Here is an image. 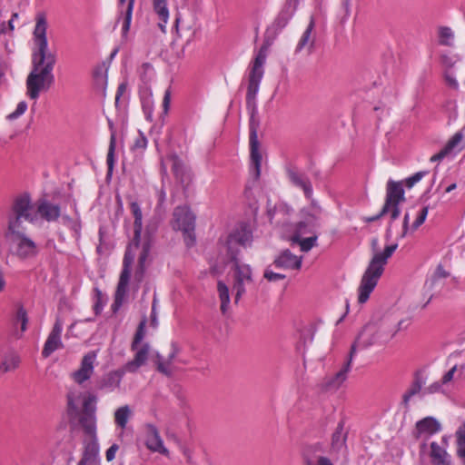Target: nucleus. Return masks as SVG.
<instances>
[{
  "label": "nucleus",
  "mask_w": 465,
  "mask_h": 465,
  "mask_svg": "<svg viewBox=\"0 0 465 465\" xmlns=\"http://www.w3.org/2000/svg\"><path fill=\"white\" fill-rule=\"evenodd\" d=\"M47 19L44 13L35 16L33 38L35 48L32 54V70L26 78V94L30 99L36 100L41 92L47 91L54 82L53 70L56 56L50 53L46 36Z\"/></svg>",
  "instance_id": "obj_1"
},
{
  "label": "nucleus",
  "mask_w": 465,
  "mask_h": 465,
  "mask_svg": "<svg viewBox=\"0 0 465 465\" xmlns=\"http://www.w3.org/2000/svg\"><path fill=\"white\" fill-rule=\"evenodd\" d=\"M380 340H381L380 328L373 323L366 324L351 344L348 358L341 370L333 376L326 377L322 382V389L326 391L338 390L347 380V375L351 369V362L357 351L367 349Z\"/></svg>",
  "instance_id": "obj_2"
},
{
  "label": "nucleus",
  "mask_w": 465,
  "mask_h": 465,
  "mask_svg": "<svg viewBox=\"0 0 465 465\" xmlns=\"http://www.w3.org/2000/svg\"><path fill=\"white\" fill-rule=\"evenodd\" d=\"M377 246L378 239L374 238L371 240L373 255L361 277L358 288V302L360 303H365L368 301L384 272V267L389 258L391 257L398 248L397 243L386 246L383 251H378Z\"/></svg>",
  "instance_id": "obj_3"
},
{
  "label": "nucleus",
  "mask_w": 465,
  "mask_h": 465,
  "mask_svg": "<svg viewBox=\"0 0 465 465\" xmlns=\"http://www.w3.org/2000/svg\"><path fill=\"white\" fill-rule=\"evenodd\" d=\"M150 250L151 244L149 241L143 242L142 246L134 244L128 245L124 257V268L122 270L120 279L117 284L114 306L120 307L123 303V300L127 292V287L131 274V265L136 256L137 251H140V252L138 255V268L135 272V278L138 281H142L145 272V263Z\"/></svg>",
  "instance_id": "obj_4"
},
{
  "label": "nucleus",
  "mask_w": 465,
  "mask_h": 465,
  "mask_svg": "<svg viewBox=\"0 0 465 465\" xmlns=\"http://www.w3.org/2000/svg\"><path fill=\"white\" fill-rule=\"evenodd\" d=\"M266 61V48L262 46L257 53L248 79V88L246 94V104L248 108L256 107V95L259 92L260 84L263 76V65Z\"/></svg>",
  "instance_id": "obj_5"
},
{
  "label": "nucleus",
  "mask_w": 465,
  "mask_h": 465,
  "mask_svg": "<svg viewBox=\"0 0 465 465\" xmlns=\"http://www.w3.org/2000/svg\"><path fill=\"white\" fill-rule=\"evenodd\" d=\"M173 228L183 233L187 247H192L196 242L194 228L195 215L187 206H177L173 211Z\"/></svg>",
  "instance_id": "obj_6"
},
{
  "label": "nucleus",
  "mask_w": 465,
  "mask_h": 465,
  "mask_svg": "<svg viewBox=\"0 0 465 465\" xmlns=\"http://www.w3.org/2000/svg\"><path fill=\"white\" fill-rule=\"evenodd\" d=\"M249 109L251 110V116L249 121L251 172L253 174L254 178L257 180L261 175L262 163V154L259 148L260 144L257 135L259 122L255 118L256 107H251Z\"/></svg>",
  "instance_id": "obj_7"
},
{
  "label": "nucleus",
  "mask_w": 465,
  "mask_h": 465,
  "mask_svg": "<svg viewBox=\"0 0 465 465\" xmlns=\"http://www.w3.org/2000/svg\"><path fill=\"white\" fill-rule=\"evenodd\" d=\"M234 261L232 291L234 302L238 303L242 296L246 292V288L252 283V272L248 264L240 263Z\"/></svg>",
  "instance_id": "obj_8"
},
{
  "label": "nucleus",
  "mask_w": 465,
  "mask_h": 465,
  "mask_svg": "<svg viewBox=\"0 0 465 465\" xmlns=\"http://www.w3.org/2000/svg\"><path fill=\"white\" fill-rule=\"evenodd\" d=\"M252 232L247 226H241L233 231L227 238V252L232 260H236L239 253L238 246L246 247L252 242Z\"/></svg>",
  "instance_id": "obj_9"
},
{
  "label": "nucleus",
  "mask_w": 465,
  "mask_h": 465,
  "mask_svg": "<svg viewBox=\"0 0 465 465\" xmlns=\"http://www.w3.org/2000/svg\"><path fill=\"white\" fill-rule=\"evenodd\" d=\"M390 189L393 193H391V202L389 204V212H391V221H395L401 214L399 204L405 202L404 189L401 182L389 180L386 185V197L390 193Z\"/></svg>",
  "instance_id": "obj_10"
},
{
  "label": "nucleus",
  "mask_w": 465,
  "mask_h": 465,
  "mask_svg": "<svg viewBox=\"0 0 465 465\" xmlns=\"http://www.w3.org/2000/svg\"><path fill=\"white\" fill-rule=\"evenodd\" d=\"M96 356V352L92 351L83 357L80 367L71 373V378L74 382L83 384L92 377Z\"/></svg>",
  "instance_id": "obj_11"
},
{
  "label": "nucleus",
  "mask_w": 465,
  "mask_h": 465,
  "mask_svg": "<svg viewBox=\"0 0 465 465\" xmlns=\"http://www.w3.org/2000/svg\"><path fill=\"white\" fill-rule=\"evenodd\" d=\"M315 21L313 16H311L310 22L302 34L297 45L295 47V54L306 51L308 54H312L315 49L316 33L314 31Z\"/></svg>",
  "instance_id": "obj_12"
},
{
  "label": "nucleus",
  "mask_w": 465,
  "mask_h": 465,
  "mask_svg": "<svg viewBox=\"0 0 465 465\" xmlns=\"http://www.w3.org/2000/svg\"><path fill=\"white\" fill-rule=\"evenodd\" d=\"M323 453L322 446L319 443L307 446L302 451L303 465H333Z\"/></svg>",
  "instance_id": "obj_13"
},
{
  "label": "nucleus",
  "mask_w": 465,
  "mask_h": 465,
  "mask_svg": "<svg viewBox=\"0 0 465 465\" xmlns=\"http://www.w3.org/2000/svg\"><path fill=\"white\" fill-rule=\"evenodd\" d=\"M125 372L124 369L122 368L104 374L97 383V390L106 393L114 391L120 387Z\"/></svg>",
  "instance_id": "obj_14"
},
{
  "label": "nucleus",
  "mask_w": 465,
  "mask_h": 465,
  "mask_svg": "<svg viewBox=\"0 0 465 465\" xmlns=\"http://www.w3.org/2000/svg\"><path fill=\"white\" fill-rule=\"evenodd\" d=\"M11 214L22 217L25 221L30 223L35 221L33 206L28 194H22L15 199Z\"/></svg>",
  "instance_id": "obj_15"
},
{
  "label": "nucleus",
  "mask_w": 465,
  "mask_h": 465,
  "mask_svg": "<svg viewBox=\"0 0 465 465\" xmlns=\"http://www.w3.org/2000/svg\"><path fill=\"white\" fill-rule=\"evenodd\" d=\"M63 331V324L60 320H56L47 340L45 341L42 354L44 357H49L57 349L63 347L61 334Z\"/></svg>",
  "instance_id": "obj_16"
},
{
  "label": "nucleus",
  "mask_w": 465,
  "mask_h": 465,
  "mask_svg": "<svg viewBox=\"0 0 465 465\" xmlns=\"http://www.w3.org/2000/svg\"><path fill=\"white\" fill-rule=\"evenodd\" d=\"M441 430L440 423L433 417H426L416 422L414 436L429 438Z\"/></svg>",
  "instance_id": "obj_17"
},
{
  "label": "nucleus",
  "mask_w": 465,
  "mask_h": 465,
  "mask_svg": "<svg viewBox=\"0 0 465 465\" xmlns=\"http://www.w3.org/2000/svg\"><path fill=\"white\" fill-rule=\"evenodd\" d=\"M145 445L150 450L153 452L161 453L166 457L169 456V450L164 447L159 431L153 425L147 426Z\"/></svg>",
  "instance_id": "obj_18"
},
{
  "label": "nucleus",
  "mask_w": 465,
  "mask_h": 465,
  "mask_svg": "<svg viewBox=\"0 0 465 465\" xmlns=\"http://www.w3.org/2000/svg\"><path fill=\"white\" fill-rule=\"evenodd\" d=\"M287 176L292 184L303 191L306 198L310 199L312 196V186L309 177L296 169H288Z\"/></svg>",
  "instance_id": "obj_19"
},
{
  "label": "nucleus",
  "mask_w": 465,
  "mask_h": 465,
  "mask_svg": "<svg viewBox=\"0 0 465 465\" xmlns=\"http://www.w3.org/2000/svg\"><path fill=\"white\" fill-rule=\"evenodd\" d=\"M134 1L135 0H128L126 5H124L126 3V0H119V4H118L119 15L117 17V23L122 21V35H123V36H126L127 33L129 32L131 22H132Z\"/></svg>",
  "instance_id": "obj_20"
},
{
  "label": "nucleus",
  "mask_w": 465,
  "mask_h": 465,
  "mask_svg": "<svg viewBox=\"0 0 465 465\" xmlns=\"http://www.w3.org/2000/svg\"><path fill=\"white\" fill-rule=\"evenodd\" d=\"M99 444L95 437L85 443L83 456L78 465H101L99 458Z\"/></svg>",
  "instance_id": "obj_21"
},
{
  "label": "nucleus",
  "mask_w": 465,
  "mask_h": 465,
  "mask_svg": "<svg viewBox=\"0 0 465 465\" xmlns=\"http://www.w3.org/2000/svg\"><path fill=\"white\" fill-rule=\"evenodd\" d=\"M302 257L296 256L290 250H284L274 260L273 264L280 269L299 270L302 266Z\"/></svg>",
  "instance_id": "obj_22"
},
{
  "label": "nucleus",
  "mask_w": 465,
  "mask_h": 465,
  "mask_svg": "<svg viewBox=\"0 0 465 465\" xmlns=\"http://www.w3.org/2000/svg\"><path fill=\"white\" fill-rule=\"evenodd\" d=\"M307 227H308V224L306 222H300L297 224L295 233L292 236V241L294 242H298L300 245L301 251L305 252H309L312 247H314L316 245V242L318 239L317 235H315V234L311 237L302 238V235L308 232Z\"/></svg>",
  "instance_id": "obj_23"
},
{
  "label": "nucleus",
  "mask_w": 465,
  "mask_h": 465,
  "mask_svg": "<svg viewBox=\"0 0 465 465\" xmlns=\"http://www.w3.org/2000/svg\"><path fill=\"white\" fill-rule=\"evenodd\" d=\"M16 242V253L23 259L34 257L38 252V248L35 242L28 238L25 234L15 237Z\"/></svg>",
  "instance_id": "obj_24"
},
{
  "label": "nucleus",
  "mask_w": 465,
  "mask_h": 465,
  "mask_svg": "<svg viewBox=\"0 0 465 465\" xmlns=\"http://www.w3.org/2000/svg\"><path fill=\"white\" fill-rule=\"evenodd\" d=\"M132 214L134 218V239L130 244L142 246L141 233L143 230V213L140 205L137 202L130 203Z\"/></svg>",
  "instance_id": "obj_25"
},
{
  "label": "nucleus",
  "mask_w": 465,
  "mask_h": 465,
  "mask_svg": "<svg viewBox=\"0 0 465 465\" xmlns=\"http://www.w3.org/2000/svg\"><path fill=\"white\" fill-rule=\"evenodd\" d=\"M425 384V381L420 373H415L412 382L410 387L402 395V404L405 408H408L409 403L412 397L422 393V388Z\"/></svg>",
  "instance_id": "obj_26"
},
{
  "label": "nucleus",
  "mask_w": 465,
  "mask_h": 465,
  "mask_svg": "<svg viewBox=\"0 0 465 465\" xmlns=\"http://www.w3.org/2000/svg\"><path fill=\"white\" fill-rule=\"evenodd\" d=\"M431 462L434 465H450L451 458L444 447L440 446L436 441L430 443Z\"/></svg>",
  "instance_id": "obj_27"
},
{
  "label": "nucleus",
  "mask_w": 465,
  "mask_h": 465,
  "mask_svg": "<svg viewBox=\"0 0 465 465\" xmlns=\"http://www.w3.org/2000/svg\"><path fill=\"white\" fill-rule=\"evenodd\" d=\"M149 346L148 344L143 345L135 353L134 360L128 361L123 368L126 372H135L137 370L145 364L148 359Z\"/></svg>",
  "instance_id": "obj_28"
},
{
  "label": "nucleus",
  "mask_w": 465,
  "mask_h": 465,
  "mask_svg": "<svg viewBox=\"0 0 465 465\" xmlns=\"http://www.w3.org/2000/svg\"><path fill=\"white\" fill-rule=\"evenodd\" d=\"M40 216L47 222L56 221L60 216V207L47 201H42L37 206Z\"/></svg>",
  "instance_id": "obj_29"
},
{
  "label": "nucleus",
  "mask_w": 465,
  "mask_h": 465,
  "mask_svg": "<svg viewBox=\"0 0 465 465\" xmlns=\"http://www.w3.org/2000/svg\"><path fill=\"white\" fill-rule=\"evenodd\" d=\"M217 292L221 302V312L225 314L229 310L230 292L228 286L222 281L217 283Z\"/></svg>",
  "instance_id": "obj_30"
},
{
  "label": "nucleus",
  "mask_w": 465,
  "mask_h": 465,
  "mask_svg": "<svg viewBox=\"0 0 465 465\" xmlns=\"http://www.w3.org/2000/svg\"><path fill=\"white\" fill-rule=\"evenodd\" d=\"M455 437L457 456L461 460L462 464L465 465V423L458 428L455 432Z\"/></svg>",
  "instance_id": "obj_31"
},
{
  "label": "nucleus",
  "mask_w": 465,
  "mask_h": 465,
  "mask_svg": "<svg viewBox=\"0 0 465 465\" xmlns=\"http://www.w3.org/2000/svg\"><path fill=\"white\" fill-rule=\"evenodd\" d=\"M24 218L11 214L8 219V231L15 237L25 234V227L23 225Z\"/></svg>",
  "instance_id": "obj_32"
},
{
  "label": "nucleus",
  "mask_w": 465,
  "mask_h": 465,
  "mask_svg": "<svg viewBox=\"0 0 465 465\" xmlns=\"http://www.w3.org/2000/svg\"><path fill=\"white\" fill-rule=\"evenodd\" d=\"M465 372V365H454L450 370H449L441 378L442 383L445 385L450 383L454 380H460L463 378Z\"/></svg>",
  "instance_id": "obj_33"
},
{
  "label": "nucleus",
  "mask_w": 465,
  "mask_h": 465,
  "mask_svg": "<svg viewBox=\"0 0 465 465\" xmlns=\"http://www.w3.org/2000/svg\"><path fill=\"white\" fill-rule=\"evenodd\" d=\"M132 414L131 409L128 405L118 408L114 412V422L122 429L126 427L128 420Z\"/></svg>",
  "instance_id": "obj_34"
},
{
  "label": "nucleus",
  "mask_w": 465,
  "mask_h": 465,
  "mask_svg": "<svg viewBox=\"0 0 465 465\" xmlns=\"http://www.w3.org/2000/svg\"><path fill=\"white\" fill-rule=\"evenodd\" d=\"M344 430V424L343 422H340L332 434L331 438V445L332 448L340 450L344 446L345 440H346V434L343 432Z\"/></svg>",
  "instance_id": "obj_35"
},
{
  "label": "nucleus",
  "mask_w": 465,
  "mask_h": 465,
  "mask_svg": "<svg viewBox=\"0 0 465 465\" xmlns=\"http://www.w3.org/2000/svg\"><path fill=\"white\" fill-rule=\"evenodd\" d=\"M79 421L86 433L94 435L95 414L82 413Z\"/></svg>",
  "instance_id": "obj_36"
},
{
  "label": "nucleus",
  "mask_w": 465,
  "mask_h": 465,
  "mask_svg": "<svg viewBox=\"0 0 465 465\" xmlns=\"http://www.w3.org/2000/svg\"><path fill=\"white\" fill-rule=\"evenodd\" d=\"M153 11L158 15L159 20L168 23L169 10L167 7V0H153Z\"/></svg>",
  "instance_id": "obj_37"
},
{
  "label": "nucleus",
  "mask_w": 465,
  "mask_h": 465,
  "mask_svg": "<svg viewBox=\"0 0 465 465\" xmlns=\"http://www.w3.org/2000/svg\"><path fill=\"white\" fill-rule=\"evenodd\" d=\"M454 40V34L450 27H440L439 29V43L441 45L452 46Z\"/></svg>",
  "instance_id": "obj_38"
},
{
  "label": "nucleus",
  "mask_w": 465,
  "mask_h": 465,
  "mask_svg": "<svg viewBox=\"0 0 465 465\" xmlns=\"http://www.w3.org/2000/svg\"><path fill=\"white\" fill-rule=\"evenodd\" d=\"M96 401L97 399L94 395L89 394L87 397H85L83 402L82 413L95 414Z\"/></svg>",
  "instance_id": "obj_39"
},
{
  "label": "nucleus",
  "mask_w": 465,
  "mask_h": 465,
  "mask_svg": "<svg viewBox=\"0 0 465 465\" xmlns=\"http://www.w3.org/2000/svg\"><path fill=\"white\" fill-rule=\"evenodd\" d=\"M114 151H115V134L113 132V134L110 135V143L106 157V163L108 165V169L111 171L114 167Z\"/></svg>",
  "instance_id": "obj_40"
},
{
  "label": "nucleus",
  "mask_w": 465,
  "mask_h": 465,
  "mask_svg": "<svg viewBox=\"0 0 465 465\" xmlns=\"http://www.w3.org/2000/svg\"><path fill=\"white\" fill-rule=\"evenodd\" d=\"M19 363V357L14 353H11L8 355L5 360L4 361L2 366H3V372L9 371L11 370L15 369L18 366Z\"/></svg>",
  "instance_id": "obj_41"
},
{
  "label": "nucleus",
  "mask_w": 465,
  "mask_h": 465,
  "mask_svg": "<svg viewBox=\"0 0 465 465\" xmlns=\"http://www.w3.org/2000/svg\"><path fill=\"white\" fill-rule=\"evenodd\" d=\"M139 74L142 80L146 83L149 82L154 75V70L152 64L144 63L139 69Z\"/></svg>",
  "instance_id": "obj_42"
},
{
  "label": "nucleus",
  "mask_w": 465,
  "mask_h": 465,
  "mask_svg": "<svg viewBox=\"0 0 465 465\" xmlns=\"http://www.w3.org/2000/svg\"><path fill=\"white\" fill-rule=\"evenodd\" d=\"M459 60L460 58L456 54H442L440 55V63L448 71L452 68Z\"/></svg>",
  "instance_id": "obj_43"
},
{
  "label": "nucleus",
  "mask_w": 465,
  "mask_h": 465,
  "mask_svg": "<svg viewBox=\"0 0 465 465\" xmlns=\"http://www.w3.org/2000/svg\"><path fill=\"white\" fill-rule=\"evenodd\" d=\"M393 193V191L390 189V193H389L388 197L385 198V203H384L382 209L381 210V212L375 216L366 218L365 221L367 223H371L376 220H379L381 217H382L387 213H389V204L391 202V193Z\"/></svg>",
  "instance_id": "obj_44"
},
{
  "label": "nucleus",
  "mask_w": 465,
  "mask_h": 465,
  "mask_svg": "<svg viewBox=\"0 0 465 465\" xmlns=\"http://www.w3.org/2000/svg\"><path fill=\"white\" fill-rule=\"evenodd\" d=\"M15 323L20 324L21 331H25L27 328L28 318L25 310L20 307L16 312Z\"/></svg>",
  "instance_id": "obj_45"
},
{
  "label": "nucleus",
  "mask_w": 465,
  "mask_h": 465,
  "mask_svg": "<svg viewBox=\"0 0 465 465\" xmlns=\"http://www.w3.org/2000/svg\"><path fill=\"white\" fill-rule=\"evenodd\" d=\"M169 365L170 364L167 363V361H163V357L159 353L156 355V366H157L158 371H160L161 373H163L166 376H171L172 371L169 369Z\"/></svg>",
  "instance_id": "obj_46"
},
{
  "label": "nucleus",
  "mask_w": 465,
  "mask_h": 465,
  "mask_svg": "<svg viewBox=\"0 0 465 465\" xmlns=\"http://www.w3.org/2000/svg\"><path fill=\"white\" fill-rule=\"evenodd\" d=\"M428 213H429V207L428 206H424V207L421 208V210L420 211L416 220L412 223V229L413 230H417L421 224H423V223L425 222V220L427 218Z\"/></svg>",
  "instance_id": "obj_47"
},
{
  "label": "nucleus",
  "mask_w": 465,
  "mask_h": 465,
  "mask_svg": "<svg viewBox=\"0 0 465 465\" xmlns=\"http://www.w3.org/2000/svg\"><path fill=\"white\" fill-rule=\"evenodd\" d=\"M172 169H173L174 175L177 178H180L181 180H183V177L184 174V167H183V164L182 163V162L176 157L173 158Z\"/></svg>",
  "instance_id": "obj_48"
},
{
  "label": "nucleus",
  "mask_w": 465,
  "mask_h": 465,
  "mask_svg": "<svg viewBox=\"0 0 465 465\" xmlns=\"http://www.w3.org/2000/svg\"><path fill=\"white\" fill-rule=\"evenodd\" d=\"M428 174L427 171H420L405 180V184L408 188H411L415 183L420 182L425 175Z\"/></svg>",
  "instance_id": "obj_49"
},
{
  "label": "nucleus",
  "mask_w": 465,
  "mask_h": 465,
  "mask_svg": "<svg viewBox=\"0 0 465 465\" xmlns=\"http://www.w3.org/2000/svg\"><path fill=\"white\" fill-rule=\"evenodd\" d=\"M147 138L142 132H138L137 137L134 139L133 149L134 150H144L147 146Z\"/></svg>",
  "instance_id": "obj_50"
},
{
  "label": "nucleus",
  "mask_w": 465,
  "mask_h": 465,
  "mask_svg": "<svg viewBox=\"0 0 465 465\" xmlns=\"http://www.w3.org/2000/svg\"><path fill=\"white\" fill-rule=\"evenodd\" d=\"M27 109V104L26 102L25 101H21L17 106H16V109L11 113L10 114H8L7 118L9 120H14V119H16L18 118L19 116H21L22 114H24L25 113Z\"/></svg>",
  "instance_id": "obj_51"
},
{
  "label": "nucleus",
  "mask_w": 465,
  "mask_h": 465,
  "mask_svg": "<svg viewBox=\"0 0 465 465\" xmlns=\"http://www.w3.org/2000/svg\"><path fill=\"white\" fill-rule=\"evenodd\" d=\"M462 138L463 135L460 132L456 133L446 144V150L449 153L451 152L461 142Z\"/></svg>",
  "instance_id": "obj_52"
},
{
  "label": "nucleus",
  "mask_w": 465,
  "mask_h": 465,
  "mask_svg": "<svg viewBox=\"0 0 465 465\" xmlns=\"http://www.w3.org/2000/svg\"><path fill=\"white\" fill-rule=\"evenodd\" d=\"M445 384L442 383L441 380L439 381H435V382L431 383L430 385H429L427 388H425L422 394H432V393L442 391V387Z\"/></svg>",
  "instance_id": "obj_53"
},
{
  "label": "nucleus",
  "mask_w": 465,
  "mask_h": 465,
  "mask_svg": "<svg viewBox=\"0 0 465 465\" xmlns=\"http://www.w3.org/2000/svg\"><path fill=\"white\" fill-rule=\"evenodd\" d=\"M444 78H445L446 84L450 88H452L454 90H457L459 88V83L451 72L446 70L444 73Z\"/></svg>",
  "instance_id": "obj_54"
},
{
  "label": "nucleus",
  "mask_w": 465,
  "mask_h": 465,
  "mask_svg": "<svg viewBox=\"0 0 465 465\" xmlns=\"http://www.w3.org/2000/svg\"><path fill=\"white\" fill-rule=\"evenodd\" d=\"M143 338V322H141L139 328L134 335V341L132 343V350L134 351L137 348V345L141 342Z\"/></svg>",
  "instance_id": "obj_55"
},
{
  "label": "nucleus",
  "mask_w": 465,
  "mask_h": 465,
  "mask_svg": "<svg viewBox=\"0 0 465 465\" xmlns=\"http://www.w3.org/2000/svg\"><path fill=\"white\" fill-rule=\"evenodd\" d=\"M264 278L267 279L269 282H276L279 280H283L285 278L284 274L276 273L272 272L271 270H266L264 272Z\"/></svg>",
  "instance_id": "obj_56"
},
{
  "label": "nucleus",
  "mask_w": 465,
  "mask_h": 465,
  "mask_svg": "<svg viewBox=\"0 0 465 465\" xmlns=\"http://www.w3.org/2000/svg\"><path fill=\"white\" fill-rule=\"evenodd\" d=\"M94 77L97 83H100L101 84H105L106 82V75L103 70V68H97L94 72Z\"/></svg>",
  "instance_id": "obj_57"
},
{
  "label": "nucleus",
  "mask_w": 465,
  "mask_h": 465,
  "mask_svg": "<svg viewBox=\"0 0 465 465\" xmlns=\"http://www.w3.org/2000/svg\"><path fill=\"white\" fill-rule=\"evenodd\" d=\"M157 208H163V204L166 201V193L163 187H161L157 192Z\"/></svg>",
  "instance_id": "obj_58"
},
{
  "label": "nucleus",
  "mask_w": 465,
  "mask_h": 465,
  "mask_svg": "<svg viewBox=\"0 0 465 465\" xmlns=\"http://www.w3.org/2000/svg\"><path fill=\"white\" fill-rule=\"evenodd\" d=\"M119 447L117 444H113L107 450H106V453H105V457H106V460L108 461H111L114 459L115 457V453L116 451L118 450Z\"/></svg>",
  "instance_id": "obj_59"
},
{
  "label": "nucleus",
  "mask_w": 465,
  "mask_h": 465,
  "mask_svg": "<svg viewBox=\"0 0 465 465\" xmlns=\"http://www.w3.org/2000/svg\"><path fill=\"white\" fill-rule=\"evenodd\" d=\"M447 106L450 111V119L456 120L458 117L457 104L455 102H448Z\"/></svg>",
  "instance_id": "obj_60"
},
{
  "label": "nucleus",
  "mask_w": 465,
  "mask_h": 465,
  "mask_svg": "<svg viewBox=\"0 0 465 465\" xmlns=\"http://www.w3.org/2000/svg\"><path fill=\"white\" fill-rule=\"evenodd\" d=\"M178 352H179V349H178L177 345L174 342H173L172 343V351L169 353L167 360H166L168 364H171L173 362V361L174 360V358L176 357Z\"/></svg>",
  "instance_id": "obj_61"
},
{
  "label": "nucleus",
  "mask_w": 465,
  "mask_h": 465,
  "mask_svg": "<svg viewBox=\"0 0 465 465\" xmlns=\"http://www.w3.org/2000/svg\"><path fill=\"white\" fill-rule=\"evenodd\" d=\"M449 276V272L445 271L442 265H438L435 271L436 278H446Z\"/></svg>",
  "instance_id": "obj_62"
},
{
  "label": "nucleus",
  "mask_w": 465,
  "mask_h": 465,
  "mask_svg": "<svg viewBox=\"0 0 465 465\" xmlns=\"http://www.w3.org/2000/svg\"><path fill=\"white\" fill-rule=\"evenodd\" d=\"M448 153L449 152L444 147L440 153L430 157V162L441 161Z\"/></svg>",
  "instance_id": "obj_63"
},
{
  "label": "nucleus",
  "mask_w": 465,
  "mask_h": 465,
  "mask_svg": "<svg viewBox=\"0 0 465 465\" xmlns=\"http://www.w3.org/2000/svg\"><path fill=\"white\" fill-rule=\"evenodd\" d=\"M298 2L299 0H287V6L288 7H292V10L291 11L290 15H288V17L286 18V21L288 19H290V17L292 15L294 10L296 9L297 7V5H298Z\"/></svg>",
  "instance_id": "obj_64"
}]
</instances>
